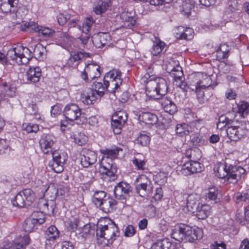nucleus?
<instances>
[{
	"label": "nucleus",
	"mask_w": 249,
	"mask_h": 249,
	"mask_svg": "<svg viewBox=\"0 0 249 249\" xmlns=\"http://www.w3.org/2000/svg\"><path fill=\"white\" fill-rule=\"evenodd\" d=\"M59 231L54 226L49 227L45 231V238L47 240L54 241L59 237Z\"/></svg>",
	"instance_id": "c9c22d12"
},
{
	"label": "nucleus",
	"mask_w": 249,
	"mask_h": 249,
	"mask_svg": "<svg viewBox=\"0 0 249 249\" xmlns=\"http://www.w3.org/2000/svg\"><path fill=\"white\" fill-rule=\"evenodd\" d=\"M35 193L31 189H25L19 192L12 200L14 206L22 208L30 206L35 200Z\"/></svg>",
	"instance_id": "1a4fd4ad"
},
{
	"label": "nucleus",
	"mask_w": 249,
	"mask_h": 249,
	"mask_svg": "<svg viewBox=\"0 0 249 249\" xmlns=\"http://www.w3.org/2000/svg\"><path fill=\"white\" fill-rule=\"evenodd\" d=\"M36 28H37V24L33 21L22 24L20 27V30L22 31L35 32Z\"/></svg>",
	"instance_id": "3c124183"
},
{
	"label": "nucleus",
	"mask_w": 249,
	"mask_h": 249,
	"mask_svg": "<svg viewBox=\"0 0 249 249\" xmlns=\"http://www.w3.org/2000/svg\"><path fill=\"white\" fill-rule=\"evenodd\" d=\"M211 207L207 204H201L195 210L196 215L199 219H206L210 214Z\"/></svg>",
	"instance_id": "473e14b6"
},
{
	"label": "nucleus",
	"mask_w": 249,
	"mask_h": 249,
	"mask_svg": "<svg viewBox=\"0 0 249 249\" xmlns=\"http://www.w3.org/2000/svg\"><path fill=\"white\" fill-rule=\"evenodd\" d=\"M127 119V116L124 111H119L114 113L112 117L111 126L115 134L121 133L122 127Z\"/></svg>",
	"instance_id": "2eb2a0df"
},
{
	"label": "nucleus",
	"mask_w": 249,
	"mask_h": 249,
	"mask_svg": "<svg viewBox=\"0 0 249 249\" xmlns=\"http://www.w3.org/2000/svg\"><path fill=\"white\" fill-rule=\"evenodd\" d=\"M225 96L229 100H233L235 99L236 94L232 89H229L225 92Z\"/></svg>",
	"instance_id": "774afa93"
},
{
	"label": "nucleus",
	"mask_w": 249,
	"mask_h": 249,
	"mask_svg": "<svg viewBox=\"0 0 249 249\" xmlns=\"http://www.w3.org/2000/svg\"><path fill=\"white\" fill-rule=\"evenodd\" d=\"M237 198L240 200L248 201L249 203V188L246 193L237 195Z\"/></svg>",
	"instance_id": "69168bd1"
},
{
	"label": "nucleus",
	"mask_w": 249,
	"mask_h": 249,
	"mask_svg": "<svg viewBox=\"0 0 249 249\" xmlns=\"http://www.w3.org/2000/svg\"><path fill=\"white\" fill-rule=\"evenodd\" d=\"M56 139L52 134H43L39 140V143L42 152L45 154L53 152V146Z\"/></svg>",
	"instance_id": "dca6fc26"
},
{
	"label": "nucleus",
	"mask_w": 249,
	"mask_h": 249,
	"mask_svg": "<svg viewBox=\"0 0 249 249\" xmlns=\"http://www.w3.org/2000/svg\"><path fill=\"white\" fill-rule=\"evenodd\" d=\"M190 128L189 126L186 124H178L176 126V131L177 134L182 136L189 133Z\"/></svg>",
	"instance_id": "49530a36"
},
{
	"label": "nucleus",
	"mask_w": 249,
	"mask_h": 249,
	"mask_svg": "<svg viewBox=\"0 0 249 249\" xmlns=\"http://www.w3.org/2000/svg\"><path fill=\"white\" fill-rule=\"evenodd\" d=\"M107 197L105 192L103 191H96L94 193L92 197V202L96 206L101 204L102 200Z\"/></svg>",
	"instance_id": "c03bdc74"
},
{
	"label": "nucleus",
	"mask_w": 249,
	"mask_h": 249,
	"mask_svg": "<svg viewBox=\"0 0 249 249\" xmlns=\"http://www.w3.org/2000/svg\"><path fill=\"white\" fill-rule=\"evenodd\" d=\"M23 128L25 129L28 133H36L39 130L38 125L37 124L31 123L27 124H23Z\"/></svg>",
	"instance_id": "6e6d98bb"
},
{
	"label": "nucleus",
	"mask_w": 249,
	"mask_h": 249,
	"mask_svg": "<svg viewBox=\"0 0 249 249\" xmlns=\"http://www.w3.org/2000/svg\"><path fill=\"white\" fill-rule=\"evenodd\" d=\"M67 64L69 67L76 68L78 66V52H71L68 60Z\"/></svg>",
	"instance_id": "8fccbe9b"
},
{
	"label": "nucleus",
	"mask_w": 249,
	"mask_h": 249,
	"mask_svg": "<svg viewBox=\"0 0 249 249\" xmlns=\"http://www.w3.org/2000/svg\"><path fill=\"white\" fill-rule=\"evenodd\" d=\"M120 18L122 20L127 22H130L133 19L131 13L125 11H124L121 14Z\"/></svg>",
	"instance_id": "e2e57ef3"
},
{
	"label": "nucleus",
	"mask_w": 249,
	"mask_h": 249,
	"mask_svg": "<svg viewBox=\"0 0 249 249\" xmlns=\"http://www.w3.org/2000/svg\"><path fill=\"white\" fill-rule=\"evenodd\" d=\"M41 75V71L39 67H30L27 71L25 74L26 80L31 83H35L39 81Z\"/></svg>",
	"instance_id": "a878e982"
},
{
	"label": "nucleus",
	"mask_w": 249,
	"mask_h": 249,
	"mask_svg": "<svg viewBox=\"0 0 249 249\" xmlns=\"http://www.w3.org/2000/svg\"><path fill=\"white\" fill-rule=\"evenodd\" d=\"M171 243L167 239L158 240L152 246L151 249H170Z\"/></svg>",
	"instance_id": "37998d69"
},
{
	"label": "nucleus",
	"mask_w": 249,
	"mask_h": 249,
	"mask_svg": "<svg viewBox=\"0 0 249 249\" xmlns=\"http://www.w3.org/2000/svg\"><path fill=\"white\" fill-rule=\"evenodd\" d=\"M36 32H37L39 35H42L44 37H50L53 36L54 31L46 27L39 26L37 25V28L35 29Z\"/></svg>",
	"instance_id": "79ce46f5"
},
{
	"label": "nucleus",
	"mask_w": 249,
	"mask_h": 249,
	"mask_svg": "<svg viewBox=\"0 0 249 249\" xmlns=\"http://www.w3.org/2000/svg\"><path fill=\"white\" fill-rule=\"evenodd\" d=\"M18 2V0H0V13L3 16L11 15L13 17L19 16Z\"/></svg>",
	"instance_id": "9b49d317"
},
{
	"label": "nucleus",
	"mask_w": 249,
	"mask_h": 249,
	"mask_svg": "<svg viewBox=\"0 0 249 249\" xmlns=\"http://www.w3.org/2000/svg\"><path fill=\"white\" fill-rule=\"evenodd\" d=\"M9 147V142L6 139H0V155L5 153Z\"/></svg>",
	"instance_id": "13d9d810"
},
{
	"label": "nucleus",
	"mask_w": 249,
	"mask_h": 249,
	"mask_svg": "<svg viewBox=\"0 0 249 249\" xmlns=\"http://www.w3.org/2000/svg\"><path fill=\"white\" fill-rule=\"evenodd\" d=\"M239 1L238 0H229V9L231 12H234L238 10Z\"/></svg>",
	"instance_id": "bf43d9fd"
},
{
	"label": "nucleus",
	"mask_w": 249,
	"mask_h": 249,
	"mask_svg": "<svg viewBox=\"0 0 249 249\" xmlns=\"http://www.w3.org/2000/svg\"><path fill=\"white\" fill-rule=\"evenodd\" d=\"M235 111L242 118H245L249 113V104L245 102L241 101L237 105Z\"/></svg>",
	"instance_id": "e433bc0d"
},
{
	"label": "nucleus",
	"mask_w": 249,
	"mask_h": 249,
	"mask_svg": "<svg viewBox=\"0 0 249 249\" xmlns=\"http://www.w3.org/2000/svg\"><path fill=\"white\" fill-rule=\"evenodd\" d=\"M45 48L42 45L36 46L34 51V55L36 58L39 60H42L45 55Z\"/></svg>",
	"instance_id": "864d4df0"
},
{
	"label": "nucleus",
	"mask_w": 249,
	"mask_h": 249,
	"mask_svg": "<svg viewBox=\"0 0 249 249\" xmlns=\"http://www.w3.org/2000/svg\"><path fill=\"white\" fill-rule=\"evenodd\" d=\"M130 186L125 182H120L115 186L114 193L117 199H123L126 198L130 192Z\"/></svg>",
	"instance_id": "412c9836"
},
{
	"label": "nucleus",
	"mask_w": 249,
	"mask_h": 249,
	"mask_svg": "<svg viewBox=\"0 0 249 249\" xmlns=\"http://www.w3.org/2000/svg\"><path fill=\"white\" fill-rule=\"evenodd\" d=\"M191 165L188 162H186L181 166L180 170V173L184 176H188L192 174L191 168Z\"/></svg>",
	"instance_id": "4d7b16f0"
},
{
	"label": "nucleus",
	"mask_w": 249,
	"mask_h": 249,
	"mask_svg": "<svg viewBox=\"0 0 249 249\" xmlns=\"http://www.w3.org/2000/svg\"><path fill=\"white\" fill-rule=\"evenodd\" d=\"M78 106L74 104L67 105L64 110L65 118L70 121H73L78 118Z\"/></svg>",
	"instance_id": "bb28decb"
},
{
	"label": "nucleus",
	"mask_w": 249,
	"mask_h": 249,
	"mask_svg": "<svg viewBox=\"0 0 249 249\" xmlns=\"http://www.w3.org/2000/svg\"><path fill=\"white\" fill-rule=\"evenodd\" d=\"M229 166L227 164H220L216 169V175L219 178H226L228 181Z\"/></svg>",
	"instance_id": "58836bf2"
},
{
	"label": "nucleus",
	"mask_w": 249,
	"mask_h": 249,
	"mask_svg": "<svg viewBox=\"0 0 249 249\" xmlns=\"http://www.w3.org/2000/svg\"><path fill=\"white\" fill-rule=\"evenodd\" d=\"M119 233L118 228L114 223L98 226L96 230L97 243L103 246H108L119 236Z\"/></svg>",
	"instance_id": "20e7f679"
},
{
	"label": "nucleus",
	"mask_w": 249,
	"mask_h": 249,
	"mask_svg": "<svg viewBox=\"0 0 249 249\" xmlns=\"http://www.w3.org/2000/svg\"><path fill=\"white\" fill-rule=\"evenodd\" d=\"M65 225L68 231L70 232V236L74 240L77 237L76 231L78 228V214L71 215L65 222Z\"/></svg>",
	"instance_id": "4be33fe9"
},
{
	"label": "nucleus",
	"mask_w": 249,
	"mask_h": 249,
	"mask_svg": "<svg viewBox=\"0 0 249 249\" xmlns=\"http://www.w3.org/2000/svg\"><path fill=\"white\" fill-rule=\"evenodd\" d=\"M203 236L202 231L199 228L194 230L186 225H181L178 230H174L171 234V237L178 241L192 243L195 240L201 239Z\"/></svg>",
	"instance_id": "7ed1b4c3"
},
{
	"label": "nucleus",
	"mask_w": 249,
	"mask_h": 249,
	"mask_svg": "<svg viewBox=\"0 0 249 249\" xmlns=\"http://www.w3.org/2000/svg\"><path fill=\"white\" fill-rule=\"evenodd\" d=\"M168 89L166 81L162 78L157 77L147 81L146 93L150 98L158 99L167 93Z\"/></svg>",
	"instance_id": "39448f33"
},
{
	"label": "nucleus",
	"mask_w": 249,
	"mask_h": 249,
	"mask_svg": "<svg viewBox=\"0 0 249 249\" xmlns=\"http://www.w3.org/2000/svg\"><path fill=\"white\" fill-rule=\"evenodd\" d=\"M189 79L190 83L187 86V89L195 92L198 100L202 102L204 96L203 90L209 87L212 83L211 77L204 73L198 72L190 75Z\"/></svg>",
	"instance_id": "f03ea898"
},
{
	"label": "nucleus",
	"mask_w": 249,
	"mask_h": 249,
	"mask_svg": "<svg viewBox=\"0 0 249 249\" xmlns=\"http://www.w3.org/2000/svg\"><path fill=\"white\" fill-rule=\"evenodd\" d=\"M105 82H107V84H106L107 88L109 87L110 89L111 92H114L115 90L117 89L120 85H122L121 81L118 80L117 81H114V80H111L109 79H106V76L104 77Z\"/></svg>",
	"instance_id": "de8ad7c7"
},
{
	"label": "nucleus",
	"mask_w": 249,
	"mask_h": 249,
	"mask_svg": "<svg viewBox=\"0 0 249 249\" xmlns=\"http://www.w3.org/2000/svg\"><path fill=\"white\" fill-rule=\"evenodd\" d=\"M32 57V52L20 45L9 49L7 53V58L18 65L27 64Z\"/></svg>",
	"instance_id": "0eeeda50"
},
{
	"label": "nucleus",
	"mask_w": 249,
	"mask_h": 249,
	"mask_svg": "<svg viewBox=\"0 0 249 249\" xmlns=\"http://www.w3.org/2000/svg\"><path fill=\"white\" fill-rule=\"evenodd\" d=\"M105 78L103 82H94L92 85L94 90L89 88L85 90H83L81 93L80 99L85 104L90 105L92 104L93 101L96 99L95 94L99 96L103 95L105 91L107 89Z\"/></svg>",
	"instance_id": "6e6552de"
},
{
	"label": "nucleus",
	"mask_w": 249,
	"mask_h": 249,
	"mask_svg": "<svg viewBox=\"0 0 249 249\" xmlns=\"http://www.w3.org/2000/svg\"><path fill=\"white\" fill-rule=\"evenodd\" d=\"M178 32L176 33L177 38L190 40L193 37L194 31L191 28L187 27L185 28L183 26H180L178 27Z\"/></svg>",
	"instance_id": "7c9ffc66"
},
{
	"label": "nucleus",
	"mask_w": 249,
	"mask_h": 249,
	"mask_svg": "<svg viewBox=\"0 0 249 249\" xmlns=\"http://www.w3.org/2000/svg\"><path fill=\"white\" fill-rule=\"evenodd\" d=\"M45 222V217L41 213L34 212L32 217L27 218L24 223L23 228L26 232L33 231L35 227L37 224L40 225Z\"/></svg>",
	"instance_id": "4468645a"
},
{
	"label": "nucleus",
	"mask_w": 249,
	"mask_h": 249,
	"mask_svg": "<svg viewBox=\"0 0 249 249\" xmlns=\"http://www.w3.org/2000/svg\"><path fill=\"white\" fill-rule=\"evenodd\" d=\"M191 165V170L192 174L200 172L203 169V166L200 162L196 161L191 160L189 161Z\"/></svg>",
	"instance_id": "603ef678"
},
{
	"label": "nucleus",
	"mask_w": 249,
	"mask_h": 249,
	"mask_svg": "<svg viewBox=\"0 0 249 249\" xmlns=\"http://www.w3.org/2000/svg\"><path fill=\"white\" fill-rule=\"evenodd\" d=\"M132 162L138 170H143L144 169L146 162L144 160L135 157L133 160Z\"/></svg>",
	"instance_id": "5fc2aeb1"
},
{
	"label": "nucleus",
	"mask_w": 249,
	"mask_h": 249,
	"mask_svg": "<svg viewBox=\"0 0 249 249\" xmlns=\"http://www.w3.org/2000/svg\"><path fill=\"white\" fill-rule=\"evenodd\" d=\"M97 154L94 151L88 149H83L80 153V162L84 167H88L97 161Z\"/></svg>",
	"instance_id": "f3484780"
},
{
	"label": "nucleus",
	"mask_w": 249,
	"mask_h": 249,
	"mask_svg": "<svg viewBox=\"0 0 249 249\" xmlns=\"http://www.w3.org/2000/svg\"><path fill=\"white\" fill-rule=\"evenodd\" d=\"M135 233V230L132 225H128L125 230L124 235L127 237H131Z\"/></svg>",
	"instance_id": "0e129e2a"
},
{
	"label": "nucleus",
	"mask_w": 249,
	"mask_h": 249,
	"mask_svg": "<svg viewBox=\"0 0 249 249\" xmlns=\"http://www.w3.org/2000/svg\"><path fill=\"white\" fill-rule=\"evenodd\" d=\"M79 178H80L81 180L83 182V186H81L80 187L84 191L87 190L90 185L92 178L91 173L89 171H84V172L80 173V176Z\"/></svg>",
	"instance_id": "72a5a7b5"
},
{
	"label": "nucleus",
	"mask_w": 249,
	"mask_h": 249,
	"mask_svg": "<svg viewBox=\"0 0 249 249\" xmlns=\"http://www.w3.org/2000/svg\"><path fill=\"white\" fill-rule=\"evenodd\" d=\"M227 78L229 82L236 83L237 85L244 82V78L242 75H238V77L228 76Z\"/></svg>",
	"instance_id": "680f3d73"
},
{
	"label": "nucleus",
	"mask_w": 249,
	"mask_h": 249,
	"mask_svg": "<svg viewBox=\"0 0 249 249\" xmlns=\"http://www.w3.org/2000/svg\"><path fill=\"white\" fill-rule=\"evenodd\" d=\"M219 195V191L218 189L215 187H209L206 191L205 193V197L206 199L209 200L213 201L215 203L219 201L218 196Z\"/></svg>",
	"instance_id": "a19ab883"
},
{
	"label": "nucleus",
	"mask_w": 249,
	"mask_h": 249,
	"mask_svg": "<svg viewBox=\"0 0 249 249\" xmlns=\"http://www.w3.org/2000/svg\"><path fill=\"white\" fill-rule=\"evenodd\" d=\"M93 23V20L91 18H86L83 23L82 28L80 29L82 31V34L79 36V39L80 40L83 47L86 45L89 42L90 37L89 31Z\"/></svg>",
	"instance_id": "a211bd4d"
},
{
	"label": "nucleus",
	"mask_w": 249,
	"mask_h": 249,
	"mask_svg": "<svg viewBox=\"0 0 249 249\" xmlns=\"http://www.w3.org/2000/svg\"><path fill=\"white\" fill-rule=\"evenodd\" d=\"M111 40V36L107 33H100L93 37L92 41L95 46L102 48L108 45Z\"/></svg>",
	"instance_id": "393cba45"
},
{
	"label": "nucleus",
	"mask_w": 249,
	"mask_h": 249,
	"mask_svg": "<svg viewBox=\"0 0 249 249\" xmlns=\"http://www.w3.org/2000/svg\"><path fill=\"white\" fill-rule=\"evenodd\" d=\"M165 44L160 39L156 38L153 41V45L151 53L153 56H158L160 54L165 47Z\"/></svg>",
	"instance_id": "f704fd0d"
},
{
	"label": "nucleus",
	"mask_w": 249,
	"mask_h": 249,
	"mask_svg": "<svg viewBox=\"0 0 249 249\" xmlns=\"http://www.w3.org/2000/svg\"><path fill=\"white\" fill-rule=\"evenodd\" d=\"M246 170L240 166L229 165L228 181L234 183L245 174Z\"/></svg>",
	"instance_id": "5701e85b"
},
{
	"label": "nucleus",
	"mask_w": 249,
	"mask_h": 249,
	"mask_svg": "<svg viewBox=\"0 0 249 249\" xmlns=\"http://www.w3.org/2000/svg\"><path fill=\"white\" fill-rule=\"evenodd\" d=\"M54 198L55 194L53 196H51V199L49 201L46 200L43 198L39 199L38 207L40 210L41 211V212H37L41 213L43 215L44 213L48 215L53 214L55 207V202L53 201Z\"/></svg>",
	"instance_id": "6ab92c4d"
},
{
	"label": "nucleus",
	"mask_w": 249,
	"mask_h": 249,
	"mask_svg": "<svg viewBox=\"0 0 249 249\" xmlns=\"http://www.w3.org/2000/svg\"><path fill=\"white\" fill-rule=\"evenodd\" d=\"M120 151H122V149L119 148L100 150L104 156L100 162L99 172L107 177L109 181H114L117 178V169L116 165L113 164L112 160L117 158Z\"/></svg>",
	"instance_id": "f257e3e1"
},
{
	"label": "nucleus",
	"mask_w": 249,
	"mask_h": 249,
	"mask_svg": "<svg viewBox=\"0 0 249 249\" xmlns=\"http://www.w3.org/2000/svg\"><path fill=\"white\" fill-rule=\"evenodd\" d=\"M160 103L166 112L173 114L177 111V106L170 98L168 97L161 98Z\"/></svg>",
	"instance_id": "cd10ccee"
},
{
	"label": "nucleus",
	"mask_w": 249,
	"mask_h": 249,
	"mask_svg": "<svg viewBox=\"0 0 249 249\" xmlns=\"http://www.w3.org/2000/svg\"><path fill=\"white\" fill-rule=\"evenodd\" d=\"M180 7V10L182 14L186 17H189L194 7V3L191 0H183Z\"/></svg>",
	"instance_id": "4c0bfd02"
},
{
	"label": "nucleus",
	"mask_w": 249,
	"mask_h": 249,
	"mask_svg": "<svg viewBox=\"0 0 249 249\" xmlns=\"http://www.w3.org/2000/svg\"><path fill=\"white\" fill-rule=\"evenodd\" d=\"M200 196L197 194H192L186 198V208L188 212L194 213L197 207H198Z\"/></svg>",
	"instance_id": "b1692460"
},
{
	"label": "nucleus",
	"mask_w": 249,
	"mask_h": 249,
	"mask_svg": "<svg viewBox=\"0 0 249 249\" xmlns=\"http://www.w3.org/2000/svg\"><path fill=\"white\" fill-rule=\"evenodd\" d=\"M167 70L170 71V74L174 79V85L179 87L183 91L186 92L187 91V85L185 82L182 68L178 64L172 69H170L168 66Z\"/></svg>",
	"instance_id": "ddd939ff"
},
{
	"label": "nucleus",
	"mask_w": 249,
	"mask_h": 249,
	"mask_svg": "<svg viewBox=\"0 0 249 249\" xmlns=\"http://www.w3.org/2000/svg\"><path fill=\"white\" fill-rule=\"evenodd\" d=\"M162 197V192L161 188H158L156 190L155 193L152 197V200L159 201Z\"/></svg>",
	"instance_id": "338daca9"
},
{
	"label": "nucleus",
	"mask_w": 249,
	"mask_h": 249,
	"mask_svg": "<svg viewBox=\"0 0 249 249\" xmlns=\"http://www.w3.org/2000/svg\"><path fill=\"white\" fill-rule=\"evenodd\" d=\"M150 137L145 132L141 133L136 140L137 142L142 145L146 146L150 142Z\"/></svg>",
	"instance_id": "09e8293b"
},
{
	"label": "nucleus",
	"mask_w": 249,
	"mask_h": 249,
	"mask_svg": "<svg viewBox=\"0 0 249 249\" xmlns=\"http://www.w3.org/2000/svg\"><path fill=\"white\" fill-rule=\"evenodd\" d=\"M51 154L53 159L49 163V167L56 173H61L64 170L63 166L67 158L66 154L64 153H60L56 150Z\"/></svg>",
	"instance_id": "f8f14e48"
},
{
	"label": "nucleus",
	"mask_w": 249,
	"mask_h": 249,
	"mask_svg": "<svg viewBox=\"0 0 249 249\" xmlns=\"http://www.w3.org/2000/svg\"><path fill=\"white\" fill-rule=\"evenodd\" d=\"M224 124V126L226 127L227 135L231 141L237 142L240 140L245 135L246 129L239 125H236L235 121L231 120L225 117L221 116L217 123V127L220 126L221 124Z\"/></svg>",
	"instance_id": "423d86ee"
},
{
	"label": "nucleus",
	"mask_w": 249,
	"mask_h": 249,
	"mask_svg": "<svg viewBox=\"0 0 249 249\" xmlns=\"http://www.w3.org/2000/svg\"><path fill=\"white\" fill-rule=\"evenodd\" d=\"M110 5V1L108 0H100L93 8L94 12L97 15H100L104 13Z\"/></svg>",
	"instance_id": "ea45409f"
},
{
	"label": "nucleus",
	"mask_w": 249,
	"mask_h": 249,
	"mask_svg": "<svg viewBox=\"0 0 249 249\" xmlns=\"http://www.w3.org/2000/svg\"><path fill=\"white\" fill-rule=\"evenodd\" d=\"M2 87L3 89L2 92L4 93L0 94V101L5 100L6 97H13L16 96L17 92V88L12 84L8 83L4 81L3 79L0 78V87Z\"/></svg>",
	"instance_id": "aec40b11"
},
{
	"label": "nucleus",
	"mask_w": 249,
	"mask_h": 249,
	"mask_svg": "<svg viewBox=\"0 0 249 249\" xmlns=\"http://www.w3.org/2000/svg\"><path fill=\"white\" fill-rule=\"evenodd\" d=\"M136 182L137 183L141 182L140 184L136 185V189L137 193L139 194L140 196H142V195L141 194V191L146 192L148 183H150V180L146 176L142 175L136 178Z\"/></svg>",
	"instance_id": "c85d7f7f"
},
{
	"label": "nucleus",
	"mask_w": 249,
	"mask_h": 249,
	"mask_svg": "<svg viewBox=\"0 0 249 249\" xmlns=\"http://www.w3.org/2000/svg\"><path fill=\"white\" fill-rule=\"evenodd\" d=\"M69 18V16L62 13H60L57 16V20L59 25H64Z\"/></svg>",
	"instance_id": "052dcab7"
},
{
	"label": "nucleus",
	"mask_w": 249,
	"mask_h": 249,
	"mask_svg": "<svg viewBox=\"0 0 249 249\" xmlns=\"http://www.w3.org/2000/svg\"><path fill=\"white\" fill-rule=\"evenodd\" d=\"M158 120L157 115L150 112H142L139 115V120L145 124H154L157 123Z\"/></svg>",
	"instance_id": "2f4dec72"
},
{
	"label": "nucleus",
	"mask_w": 249,
	"mask_h": 249,
	"mask_svg": "<svg viewBox=\"0 0 249 249\" xmlns=\"http://www.w3.org/2000/svg\"><path fill=\"white\" fill-rule=\"evenodd\" d=\"M101 71L100 66L95 63L86 65L80 77L87 86H90L92 80L100 77Z\"/></svg>",
	"instance_id": "9d476101"
},
{
	"label": "nucleus",
	"mask_w": 249,
	"mask_h": 249,
	"mask_svg": "<svg viewBox=\"0 0 249 249\" xmlns=\"http://www.w3.org/2000/svg\"><path fill=\"white\" fill-rule=\"evenodd\" d=\"M121 75L122 73L120 71L117 69H114L107 73L105 76L106 79L114 80L116 81L119 80L121 81V83H122L123 79L121 77Z\"/></svg>",
	"instance_id": "a18cd8bd"
},
{
	"label": "nucleus",
	"mask_w": 249,
	"mask_h": 249,
	"mask_svg": "<svg viewBox=\"0 0 249 249\" xmlns=\"http://www.w3.org/2000/svg\"><path fill=\"white\" fill-rule=\"evenodd\" d=\"M101 204L97 207H99L103 212L108 213L112 212L114 206L116 205V201L112 198L107 197L102 200Z\"/></svg>",
	"instance_id": "c756f323"
}]
</instances>
